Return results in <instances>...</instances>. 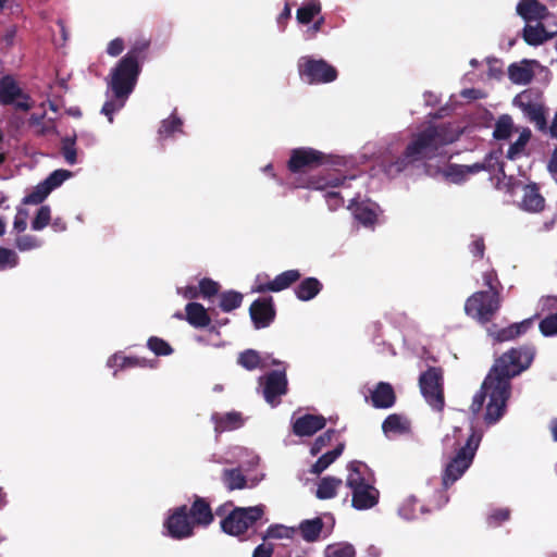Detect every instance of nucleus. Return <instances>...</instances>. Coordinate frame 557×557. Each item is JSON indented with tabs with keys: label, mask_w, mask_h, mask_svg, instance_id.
Instances as JSON below:
<instances>
[{
	"label": "nucleus",
	"mask_w": 557,
	"mask_h": 557,
	"mask_svg": "<svg viewBox=\"0 0 557 557\" xmlns=\"http://www.w3.org/2000/svg\"><path fill=\"white\" fill-rule=\"evenodd\" d=\"M502 307L499 292L479 290L467 298L465 313L481 325L491 323Z\"/></svg>",
	"instance_id": "20e7f679"
},
{
	"label": "nucleus",
	"mask_w": 557,
	"mask_h": 557,
	"mask_svg": "<svg viewBox=\"0 0 557 557\" xmlns=\"http://www.w3.org/2000/svg\"><path fill=\"white\" fill-rule=\"evenodd\" d=\"M124 50V41L122 38H114L107 46V53L111 57L120 55Z\"/></svg>",
	"instance_id": "e2e57ef3"
},
{
	"label": "nucleus",
	"mask_w": 557,
	"mask_h": 557,
	"mask_svg": "<svg viewBox=\"0 0 557 557\" xmlns=\"http://www.w3.org/2000/svg\"><path fill=\"white\" fill-rule=\"evenodd\" d=\"M265 401L272 407L281 404V397L288 392L286 369L273 370L259 379Z\"/></svg>",
	"instance_id": "9d476101"
},
{
	"label": "nucleus",
	"mask_w": 557,
	"mask_h": 557,
	"mask_svg": "<svg viewBox=\"0 0 557 557\" xmlns=\"http://www.w3.org/2000/svg\"><path fill=\"white\" fill-rule=\"evenodd\" d=\"M351 505L357 510H367L379 503L380 492L370 483L351 491Z\"/></svg>",
	"instance_id": "aec40b11"
},
{
	"label": "nucleus",
	"mask_w": 557,
	"mask_h": 557,
	"mask_svg": "<svg viewBox=\"0 0 557 557\" xmlns=\"http://www.w3.org/2000/svg\"><path fill=\"white\" fill-rule=\"evenodd\" d=\"M140 74L139 62L123 57L112 69L109 86L116 99H126L134 90Z\"/></svg>",
	"instance_id": "423d86ee"
},
{
	"label": "nucleus",
	"mask_w": 557,
	"mask_h": 557,
	"mask_svg": "<svg viewBox=\"0 0 557 557\" xmlns=\"http://www.w3.org/2000/svg\"><path fill=\"white\" fill-rule=\"evenodd\" d=\"M150 46V41L143 39L136 41L129 51L124 57H129L134 62H139L140 59H144L146 52Z\"/></svg>",
	"instance_id": "4d7b16f0"
},
{
	"label": "nucleus",
	"mask_w": 557,
	"mask_h": 557,
	"mask_svg": "<svg viewBox=\"0 0 557 557\" xmlns=\"http://www.w3.org/2000/svg\"><path fill=\"white\" fill-rule=\"evenodd\" d=\"M221 481L230 492L247 487V478L240 468L223 469L221 473Z\"/></svg>",
	"instance_id": "c85d7f7f"
},
{
	"label": "nucleus",
	"mask_w": 557,
	"mask_h": 557,
	"mask_svg": "<svg viewBox=\"0 0 557 557\" xmlns=\"http://www.w3.org/2000/svg\"><path fill=\"white\" fill-rule=\"evenodd\" d=\"M326 419L321 414L306 413L293 422V433L299 437L312 436L324 429Z\"/></svg>",
	"instance_id": "f3484780"
},
{
	"label": "nucleus",
	"mask_w": 557,
	"mask_h": 557,
	"mask_svg": "<svg viewBox=\"0 0 557 557\" xmlns=\"http://www.w3.org/2000/svg\"><path fill=\"white\" fill-rule=\"evenodd\" d=\"M264 505L234 507L220 522L221 530L232 536L242 537L264 516Z\"/></svg>",
	"instance_id": "39448f33"
},
{
	"label": "nucleus",
	"mask_w": 557,
	"mask_h": 557,
	"mask_svg": "<svg viewBox=\"0 0 557 557\" xmlns=\"http://www.w3.org/2000/svg\"><path fill=\"white\" fill-rule=\"evenodd\" d=\"M147 347L156 355V356H170L173 354L174 349L172 346L161 337L151 336L147 341Z\"/></svg>",
	"instance_id": "49530a36"
},
{
	"label": "nucleus",
	"mask_w": 557,
	"mask_h": 557,
	"mask_svg": "<svg viewBox=\"0 0 557 557\" xmlns=\"http://www.w3.org/2000/svg\"><path fill=\"white\" fill-rule=\"evenodd\" d=\"M347 177L338 172H329L326 175L312 176L308 180L307 188L324 190L329 187H338L345 183Z\"/></svg>",
	"instance_id": "a878e982"
},
{
	"label": "nucleus",
	"mask_w": 557,
	"mask_h": 557,
	"mask_svg": "<svg viewBox=\"0 0 557 557\" xmlns=\"http://www.w3.org/2000/svg\"><path fill=\"white\" fill-rule=\"evenodd\" d=\"M215 431L223 433L240 428L244 424V420L240 412L232 411L222 416L214 417Z\"/></svg>",
	"instance_id": "7c9ffc66"
},
{
	"label": "nucleus",
	"mask_w": 557,
	"mask_h": 557,
	"mask_svg": "<svg viewBox=\"0 0 557 557\" xmlns=\"http://www.w3.org/2000/svg\"><path fill=\"white\" fill-rule=\"evenodd\" d=\"M166 534L174 540H183L194 535V524L188 516L187 505H182L170 511L163 523Z\"/></svg>",
	"instance_id": "f8f14e48"
},
{
	"label": "nucleus",
	"mask_w": 557,
	"mask_h": 557,
	"mask_svg": "<svg viewBox=\"0 0 557 557\" xmlns=\"http://www.w3.org/2000/svg\"><path fill=\"white\" fill-rule=\"evenodd\" d=\"M185 320L196 329L207 327L211 323L207 309L201 304L195 301L186 305Z\"/></svg>",
	"instance_id": "b1692460"
},
{
	"label": "nucleus",
	"mask_w": 557,
	"mask_h": 557,
	"mask_svg": "<svg viewBox=\"0 0 557 557\" xmlns=\"http://www.w3.org/2000/svg\"><path fill=\"white\" fill-rule=\"evenodd\" d=\"M419 386L425 401L433 410L442 412L445 407L443 370L430 367L419 377Z\"/></svg>",
	"instance_id": "6e6552de"
},
{
	"label": "nucleus",
	"mask_w": 557,
	"mask_h": 557,
	"mask_svg": "<svg viewBox=\"0 0 557 557\" xmlns=\"http://www.w3.org/2000/svg\"><path fill=\"white\" fill-rule=\"evenodd\" d=\"M76 138L77 136L74 133L72 136H66L61 139V153L71 165L77 162Z\"/></svg>",
	"instance_id": "79ce46f5"
},
{
	"label": "nucleus",
	"mask_w": 557,
	"mask_h": 557,
	"mask_svg": "<svg viewBox=\"0 0 557 557\" xmlns=\"http://www.w3.org/2000/svg\"><path fill=\"white\" fill-rule=\"evenodd\" d=\"M249 314L256 329L268 327L276 315L272 297L258 298L252 301Z\"/></svg>",
	"instance_id": "4468645a"
},
{
	"label": "nucleus",
	"mask_w": 557,
	"mask_h": 557,
	"mask_svg": "<svg viewBox=\"0 0 557 557\" xmlns=\"http://www.w3.org/2000/svg\"><path fill=\"white\" fill-rule=\"evenodd\" d=\"M356 550L351 544L338 543L329 545L325 549V557H355Z\"/></svg>",
	"instance_id": "de8ad7c7"
},
{
	"label": "nucleus",
	"mask_w": 557,
	"mask_h": 557,
	"mask_svg": "<svg viewBox=\"0 0 557 557\" xmlns=\"http://www.w3.org/2000/svg\"><path fill=\"white\" fill-rule=\"evenodd\" d=\"M533 325V318L524 319L521 322L512 323L507 327L498 329L496 324L487 327V334L495 342L503 343L513 341L525 334Z\"/></svg>",
	"instance_id": "2eb2a0df"
},
{
	"label": "nucleus",
	"mask_w": 557,
	"mask_h": 557,
	"mask_svg": "<svg viewBox=\"0 0 557 557\" xmlns=\"http://www.w3.org/2000/svg\"><path fill=\"white\" fill-rule=\"evenodd\" d=\"M0 103L13 106L16 111H29L33 107L30 97L25 94L11 75L0 78Z\"/></svg>",
	"instance_id": "9b49d317"
},
{
	"label": "nucleus",
	"mask_w": 557,
	"mask_h": 557,
	"mask_svg": "<svg viewBox=\"0 0 557 557\" xmlns=\"http://www.w3.org/2000/svg\"><path fill=\"white\" fill-rule=\"evenodd\" d=\"M71 176V172L67 170H55L53 171L44 183L50 188L52 191L54 188L62 185V183Z\"/></svg>",
	"instance_id": "13d9d810"
},
{
	"label": "nucleus",
	"mask_w": 557,
	"mask_h": 557,
	"mask_svg": "<svg viewBox=\"0 0 557 557\" xmlns=\"http://www.w3.org/2000/svg\"><path fill=\"white\" fill-rule=\"evenodd\" d=\"M410 421L398 413L387 416L382 423V430L385 434H406L410 432Z\"/></svg>",
	"instance_id": "cd10ccee"
},
{
	"label": "nucleus",
	"mask_w": 557,
	"mask_h": 557,
	"mask_svg": "<svg viewBox=\"0 0 557 557\" xmlns=\"http://www.w3.org/2000/svg\"><path fill=\"white\" fill-rule=\"evenodd\" d=\"M188 516L194 527L207 528L214 521L210 503L198 495L194 496L191 506L188 509Z\"/></svg>",
	"instance_id": "dca6fc26"
},
{
	"label": "nucleus",
	"mask_w": 557,
	"mask_h": 557,
	"mask_svg": "<svg viewBox=\"0 0 557 557\" xmlns=\"http://www.w3.org/2000/svg\"><path fill=\"white\" fill-rule=\"evenodd\" d=\"M27 211L25 209H17V213L14 219L13 227L16 232L22 233L26 230L27 223Z\"/></svg>",
	"instance_id": "680f3d73"
},
{
	"label": "nucleus",
	"mask_w": 557,
	"mask_h": 557,
	"mask_svg": "<svg viewBox=\"0 0 557 557\" xmlns=\"http://www.w3.org/2000/svg\"><path fill=\"white\" fill-rule=\"evenodd\" d=\"M336 433H337L336 430L329 429L324 433L319 435L314 440V442L312 443V445L310 447V454L312 456H317L318 454H320L324 447H326L331 444V442L334 438V436L336 435Z\"/></svg>",
	"instance_id": "09e8293b"
},
{
	"label": "nucleus",
	"mask_w": 557,
	"mask_h": 557,
	"mask_svg": "<svg viewBox=\"0 0 557 557\" xmlns=\"http://www.w3.org/2000/svg\"><path fill=\"white\" fill-rule=\"evenodd\" d=\"M244 296L237 290H225L220 294L219 307L223 312H231L239 308L243 304Z\"/></svg>",
	"instance_id": "e433bc0d"
},
{
	"label": "nucleus",
	"mask_w": 557,
	"mask_h": 557,
	"mask_svg": "<svg viewBox=\"0 0 557 557\" xmlns=\"http://www.w3.org/2000/svg\"><path fill=\"white\" fill-rule=\"evenodd\" d=\"M451 438L454 440L453 445L457 447L455 456L446 465L443 473V485L446 488L459 480L472 465L481 442V434L471 428L470 434L465 438V443L461 444L462 431L459 428H454L453 435L447 434L444 443L448 445Z\"/></svg>",
	"instance_id": "7ed1b4c3"
},
{
	"label": "nucleus",
	"mask_w": 557,
	"mask_h": 557,
	"mask_svg": "<svg viewBox=\"0 0 557 557\" xmlns=\"http://www.w3.org/2000/svg\"><path fill=\"white\" fill-rule=\"evenodd\" d=\"M297 70L300 78L309 85L329 84L334 82L337 70L324 59H314L311 55H304L297 62Z\"/></svg>",
	"instance_id": "0eeeda50"
},
{
	"label": "nucleus",
	"mask_w": 557,
	"mask_h": 557,
	"mask_svg": "<svg viewBox=\"0 0 557 557\" xmlns=\"http://www.w3.org/2000/svg\"><path fill=\"white\" fill-rule=\"evenodd\" d=\"M354 214L356 220L364 226H373L377 220V215L374 210L367 206H357Z\"/></svg>",
	"instance_id": "8fccbe9b"
},
{
	"label": "nucleus",
	"mask_w": 557,
	"mask_h": 557,
	"mask_svg": "<svg viewBox=\"0 0 557 557\" xmlns=\"http://www.w3.org/2000/svg\"><path fill=\"white\" fill-rule=\"evenodd\" d=\"M520 207L528 212H541L545 207V199L535 183L524 185Z\"/></svg>",
	"instance_id": "5701e85b"
},
{
	"label": "nucleus",
	"mask_w": 557,
	"mask_h": 557,
	"mask_svg": "<svg viewBox=\"0 0 557 557\" xmlns=\"http://www.w3.org/2000/svg\"><path fill=\"white\" fill-rule=\"evenodd\" d=\"M523 40L530 46H540L554 37V32L546 33V24L544 22H537L536 25H527L522 32Z\"/></svg>",
	"instance_id": "393cba45"
},
{
	"label": "nucleus",
	"mask_w": 557,
	"mask_h": 557,
	"mask_svg": "<svg viewBox=\"0 0 557 557\" xmlns=\"http://www.w3.org/2000/svg\"><path fill=\"white\" fill-rule=\"evenodd\" d=\"M539 65V61L528 59L512 63L508 67V77L513 84L528 85L534 77V67Z\"/></svg>",
	"instance_id": "6ab92c4d"
},
{
	"label": "nucleus",
	"mask_w": 557,
	"mask_h": 557,
	"mask_svg": "<svg viewBox=\"0 0 557 557\" xmlns=\"http://www.w3.org/2000/svg\"><path fill=\"white\" fill-rule=\"evenodd\" d=\"M446 177H449L453 183L460 184L465 181L467 173L462 164H448L445 170Z\"/></svg>",
	"instance_id": "bf43d9fd"
},
{
	"label": "nucleus",
	"mask_w": 557,
	"mask_h": 557,
	"mask_svg": "<svg viewBox=\"0 0 557 557\" xmlns=\"http://www.w3.org/2000/svg\"><path fill=\"white\" fill-rule=\"evenodd\" d=\"M539 329L546 337L557 335V311L545 317L540 322Z\"/></svg>",
	"instance_id": "5fc2aeb1"
},
{
	"label": "nucleus",
	"mask_w": 557,
	"mask_h": 557,
	"mask_svg": "<svg viewBox=\"0 0 557 557\" xmlns=\"http://www.w3.org/2000/svg\"><path fill=\"white\" fill-rule=\"evenodd\" d=\"M183 121L176 114H172L170 117L164 119L161 122V126L159 128L160 138H169L175 133H182Z\"/></svg>",
	"instance_id": "ea45409f"
},
{
	"label": "nucleus",
	"mask_w": 557,
	"mask_h": 557,
	"mask_svg": "<svg viewBox=\"0 0 557 557\" xmlns=\"http://www.w3.org/2000/svg\"><path fill=\"white\" fill-rule=\"evenodd\" d=\"M370 401L376 409L393 407L396 403V394L392 384L379 382L370 393Z\"/></svg>",
	"instance_id": "412c9836"
},
{
	"label": "nucleus",
	"mask_w": 557,
	"mask_h": 557,
	"mask_svg": "<svg viewBox=\"0 0 557 557\" xmlns=\"http://www.w3.org/2000/svg\"><path fill=\"white\" fill-rule=\"evenodd\" d=\"M515 103L522 110L527 119L533 123L540 132H547V120L545 109L542 104L532 102L530 96L525 92L517 96L515 98Z\"/></svg>",
	"instance_id": "ddd939ff"
},
{
	"label": "nucleus",
	"mask_w": 557,
	"mask_h": 557,
	"mask_svg": "<svg viewBox=\"0 0 557 557\" xmlns=\"http://www.w3.org/2000/svg\"><path fill=\"white\" fill-rule=\"evenodd\" d=\"M345 444L339 443L337 446L318 458L312 465L310 473L319 475L326 470L344 451Z\"/></svg>",
	"instance_id": "473e14b6"
},
{
	"label": "nucleus",
	"mask_w": 557,
	"mask_h": 557,
	"mask_svg": "<svg viewBox=\"0 0 557 557\" xmlns=\"http://www.w3.org/2000/svg\"><path fill=\"white\" fill-rule=\"evenodd\" d=\"M457 139L458 135L449 124L429 125L413 136L403 154L395 161L389 162L385 171L389 176H395L416 161L432 159L441 148L453 144Z\"/></svg>",
	"instance_id": "f03ea898"
},
{
	"label": "nucleus",
	"mask_w": 557,
	"mask_h": 557,
	"mask_svg": "<svg viewBox=\"0 0 557 557\" xmlns=\"http://www.w3.org/2000/svg\"><path fill=\"white\" fill-rule=\"evenodd\" d=\"M342 483V480L335 476H325L321 479L315 493L317 497L319 499H330L335 497L337 488Z\"/></svg>",
	"instance_id": "c9c22d12"
},
{
	"label": "nucleus",
	"mask_w": 557,
	"mask_h": 557,
	"mask_svg": "<svg viewBox=\"0 0 557 557\" xmlns=\"http://www.w3.org/2000/svg\"><path fill=\"white\" fill-rule=\"evenodd\" d=\"M18 262L20 258L14 250L0 246V271L13 269Z\"/></svg>",
	"instance_id": "3c124183"
},
{
	"label": "nucleus",
	"mask_w": 557,
	"mask_h": 557,
	"mask_svg": "<svg viewBox=\"0 0 557 557\" xmlns=\"http://www.w3.org/2000/svg\"><path fill=\"white\" fill-rule=\"evenodd\" d=\"M534 357L535 348L530 345L510 348L499 356L485 376L480 392L474 395L471 411L479 413L487 398L484 420L487 424L496 423L505 413L511 394V379L529 369Z\"/></svg>",
	"instance_id": "f257e3e1"
},
{
	"label": "nucleus",
	"mask_w": 557,
	"mask_h": 557,
	"mask_svg": "<svg viewBox=\"0 0 557 557\" xmlns=\"http://www.w3.org/2000/svg\"><path fill=\"white\" fill-rule=\"evenodd\" d=\"M220 285L218 282L209 277H203L199 281V293L203 298H211L218 295Z\"/></svg>",
	"instance_id": "6e6d98bb"
},
{
	"label": "nucleus",
	"mask_w": 557,
	"mask_h": 557,
	"mask_svg": "<svg viewBox=\"0 0 557 557\" xmlns=\"http://www.w3.org/2000/svg\"><path fill=\"white\" fill-rule=\"evenodd\" d=\"M51 220V210L49 206H41L32 221L34 231H41L49 225Z\"/></svg>",
	"instance_id": "603ef678"
},
{
	"label": "nucleus",
	"mask_w": 557,
	"mask_h": 557,
	"mask_svg": "<svg viewBox=\"0 0 557 557\" xmlns=\"http://www.w3.org/2000/svg\"><path fill=\"white\" fill-rule=\"evenodd\" d=\"M531 135L532 134L529 128H523L518 139L509 146L506 158L509 160H516L519 158L524 152Z\"/></svg>",
	"instance_id": "58836bf2"
},
{
	"label": "nucleus",
	"mask_w": 557,
	"mask_h": 557,
	"mask_svg": "<svg viewBox=\"0 0 557 557\" xmlns=\"http://www.w3.org/2000/svg\"><path fill=\"white\" fill-rule=\"evenodd\" d=\"M237 363L248 371L262 367L260 354L255 349H246L238 355Z\"/></svg>",
	"instance_id": "a19ab883"
},
{
	"label": "nucleus",
	"mask_w": 557,
	"mask_h": 557,
	"mask_svg": "<svg viewBox=\"0 0 557 557\" xmlns=\"http://www.w3.org/2000/svg\"><path fill=\"white\" fill-rule=\"evenodd\" d=\"M41 240L34 235H20L15 238V247L20 251L37 249L41 246Z\"/></svg>",
	"instance_id": "864d4df0"
},
{
	"label": "nucleus",
	"mask_w": 557,
	"mask_h": 557,
	"mask_svg": "<svg viewBox=\"0 0 557 557\" xmlns=\"http://www.w3.org/2000/svg\"><path fill=\"white\" fill-rule=\"evenodd\" d=\"M177 293L181 296H183L185 299H189V300L197 299L198 297H200L199 285L198 286L188 285L185 287H180V288H177Z\"/></svg>",
	"instance_id": "0e129e2a"
},
{
	"label": "nucleus",
	"mask_w": 557,
	"mask_h": 557,
	"mask_svg": "<svg viewBox=\"0 0 557 557\" xmlns=\"http://www.w3.org/2000/svg\"><path fill=\"white\" fill-rule=\"evenodd\" d=\"M273 552H274L273 544L262 543L253 549L252 557H272Z\"/></svg>",
	"instance_id": "774afa93"
},
{
	"label": "nucleus",
	"mask_w": 557,
	"mask_h": 557,
	"mask_svg": "<svg viewBox=\"0 0 557 557\" xmlns=\"http://www.w3.org/2000/svg\"><path fill=\"white\" fill-rule=\"evenodd\" d=\"M322 7L319 0H306L296 12L298 23L307 25L321 13Z\"/></svg>",
	"instance_id": "f704fd0d"
},
{
	"label": "nucleus",
	"mask_w": 557,
	"mask_h": 557,
	"mask_svg": "<svg viewBox=\"0 0 557 557\" xmlns=\"http://www.w3.org/2000/svg\"><path fill=\"white\" fill-rule=\"evenodd\" d=\"M326 202L330 209L335 210L344 203L343 197L337 191H327L325 194Z\"/></svg>",
	"instance_id": "338daca9"
},
{
	"label": "nucleus",
	"mask_w": 557,
	"mask_h": 557,
	"mask_svg": "<svg viewBox=\"0 0 557 557\" xmlns=\"http://www.w3.org/2000/svg\"><path fill=\"white\" fill-rule=\"evenodd\" d=\"M495 165H498V171L505 176L504 163L499 162L497 157H495L493 153L486 154L482 162L465 165V172L467 173V176L476 174L482 171L492 172L495 170Z\"/></svg>",
	"instance_id": "72a5a7b5"
},
{
	"label": "nucleus",
	"mask_w": 557,
	"mask_h": 557,
	"mask_svg": "<svg viewBox=\"0 0 557 557\" xmlns=\"http://www.w3.org/2000/svg\"><path fill=\"white\" fill-rule=\"evenodd\" d=\"M112 360L121 361V370L128 369V368H136V367H139V368H146V367L152 368L153 367L152 362L145 358H139V357H135V356H124L122 354H114L112 356Z\"/></svg>",
	"instance_id": "37998d69"
},
{
	"label": "nucleus",
	"mask_w": 557,
	"mask_h": 557,
	"mask_svg": "<svg viewBox=\"0 0 557 557\" xmlns=\"http://www.w3.org/2000/svg\"><path fill=\"white\" fill-rule=\"evenodd\" d=\"M470 251L474 257L482 259L485 252L484 239L482 237L475 238L470 245Z\"/></svg>",
	"instance_id": "69168bd1"
},
{
	"label": "nucleus",
	"mask_w": 557,
	"mask_h": 557,
	"mask_svg": "<svg viewBox=\"0 0 557 557\" xmlns=\"http://www.w3.org/2000/svg\"><path fill=\"white\" fill-rule=\"evenodd\" d=\"M323 520L320 517L302 520L298 527L301 537L309 543L319 540L323 529Z\"/></svg>",
	"instance_id": "c756f323"
},
{
	"label": "nucleus",
	"mask_w": 557,
	"mask_h": 557,
	"mask_svg": "<svg viewBox=\"0 0 557 557\" xmlns=\"http://www.w3.org/2000/svg\"><path fill=\"white\" fill-rule=\"evenodd\" d=\"M366 468H367V465L363 463L362 461L352 460L348 463V466H347L348 475L346 479L347 487H349L352 491L357 487H360V486L369 483V482H367V480L362 473V469H366Z\"/></svg>",
	"instance_id": "2f4dec72"
},
{
	"label": "nucleus",
	"mask_w": 557,
	"mask_h": 557,
	"mask_svg": "<svg viewBox=\"0 0 557 557\" xmlns=\"http://www.w3.org/2000/svg\"><path fill=\"white\" fill-rule=\"evenodd\" d=\"M323 285L317 277H306L296 286L295 295L301 301L313 299L322 290Z\"/></svg>",
	"instance_id": "bb28decb"
},
{
	"label": "nucleus",
	"mask_w": 557,
	"mask_h": 557,
	"mask_svg": "<svg viewBox=\"0 0 557 557\" xmlns=\"http://www.w3.org/2000/svg\"><path fill=\"white\" fill-rule=\"evenodd\" d=\"M513 132V121L509 114L500 115L494 126L493 137L496 140H507Z\"/></svg>",
	"instance_id": "4c0bfd02"
},
{
	"label": "nucleus",
	"mask_w": 557,
	"mask_h": 557,
	"mask_svg": "<svg viewBox=\"0 0 557 557\" xmlns=\"http://www.w3.org/2000/svg\"><path fill=\"white\" fill-rule=\"evenodd\" d=\"M510 518V510L508 508H497L487 517V524L490 527H498Z\"/></svg>",
	"instance_id": "052dcab7"
},
{
	"label": "nucleus",
	"mask_w": 557,
	"mask_h": 557,
	"mask_svg": "<svg viewBox=\"0 0 557 557\" xmlns=\"http://www.w3.org/2000/svg\"><path fill=\"white\" fill-rule=\"evenodd\" d=\"M50 193V188L44 182H41L23 198V203L39 205L48 197Z\"/></svg>",
	"instance_id": "a18cd8bd"
},
{
	"label": "nucleus",
	"mask_w": 557,
	"mask_h": 557,
	"mask_svg": "<svg viewBox=\"0 0 557 557\" xmlns=\"http://www.w3.org/2000/svg\"><path fill=\"white\" fill-rule=\"evenodd\" d=\"M301 277V273L299 270L293 269L287 270L278 275H276L272 281H269L264 284H259L256 288V292L258 293H267V292H273L277 293L281 290H284L286 288H289L293 284H295L297 281H299Z\"/></svg>",
	"instance_id": "a211bd4d"
},
{
	"label": "nucleus",
	"mask_w": 557,
	"mask_h": 557,
	"mask_svg": "<svg viewBox=\"0 0 557 557\" xmlns=\"http://www.w3.org/2000/svg\"><path fill=\"white\" fill-rule=\"evenodd\" d=\"M516 12L527 23L533 21L543 22L549 16V12L546 5L535 0L520 1L517 4Z\"/></svg>",
	"instance_id": "4be33fe9"
},
{
	"label": "nucleus",
	"mask_w": 557,
	"mask_h": 557,
	"mask_svg": "<svg viewBox=\"0 0 557 557\" xmlns=\"http://www.w3.org/2000/svg\"><path fill=\"white\" fill-rule=\"evenodd\" d=\"M330 162V156L310 147L293 149L287 169L292 173H299L321 166Z\"/></svg>",
	"instance_id": "1a4fd4ad"
},
{
	"label": "nucleus",
	"mask_w": 557,
	"mask_h": 557,
	"mask_svg": "<svg viewBox=\"0 0 557 557\" xmlns=\"http://www.w3.org/2000/svg\"><path fill=\"white\" fill-rule=\"evenodd\" d=\"M295 533V528L285 527L283 524H271L262 535V539L264 541L269 539H293Z\"/></svg>",
	"instance_id": "c03bdc74"
}]
</instances>
